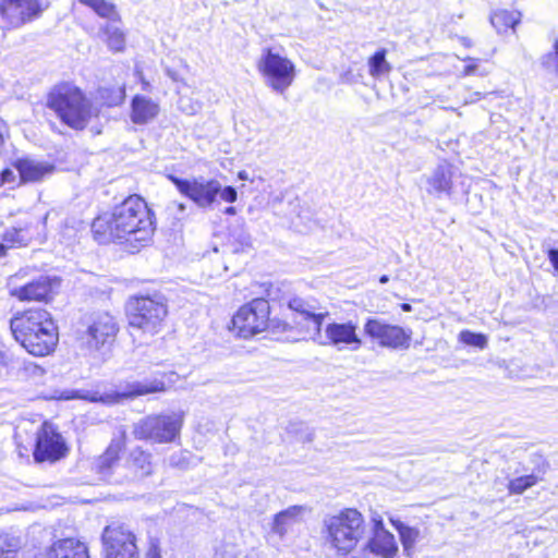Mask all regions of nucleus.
Masks as SVG:
<instances>
[{"label": "nucleus", "instance_id": "nucleus-17", "mask_svg": "<svg viewBox=\"0 0 558 558\" xmlns=\"http://www.w3.org/2000/svg\"><path fill=\"white\" fill-rule=\"evenodd\" d=\"M356 330L357 325L351 320L328 324L325 328L326 341H319V343L333 345L338 349L350 348L355 351L363 344Z\"/></svg>", "mask_w": 558, "mask_h": 558}, {"label": "nucleus", "instance_id": "nucleus-33", "mask_svg": "<svg viewBox=\"0 0 558 558\" xmlns=\"http://www.w3.org/2000/svg\"><path fill=\"white\" fill-rule=\"evenodd\" d=\"M554 50L541 57L542 68L549 74L558 76V38L555 40Z\"/></svg>", "mask_w": 558, "mask_h": 558}, {"label": "nucleus", "instance_id": "nucleus-21", "mask_svg": "<svg viewBox=\"0 0 558 558\" xmlns=\"http://www.w3.org/2000/svg\"><path fill=\"white\" fill-rule=\"evenodd\" d=\"M153 456L141 447H135L129 453L126 468L134 478L141 480L147 477L154 472Z\"/></svg>", "mask_w": 558, "mask_h": 558}, {"label": "nucleus", "instance_id": "nucleus-43", "mask_svg": "<svg viewBox=\"0 0 558 558\" xmlns=\"http://www.w3.org/2000/svg\"><path fill=\"white\" fill-rule=\"evenodd\" d=\"M548 258L556 270H558V250L551 248L548 251Z\"/></svg>", "mask_w": 558, "mask_h": 558}, {"label": "nucleus", "instance_id": "nucleus-11", "mask_svg": "<svg viewBox=\"0 0 558 558\" xmlns=\"http://www.w3.org/2000/svg\"><path fill=\"white\" fill-rule=\"evenodd\" d=\"M119 331L116 318L108 312L93 314L81 336L83 345L88 350L98 351L111 344Z\"/></svg>", "mask_w": 558, "mask_h": 558}, {"label": "nucleus", "instance_id": "nucleus-22", "mask_svg": "<svg viewBox=\"0 0 558 558\" xmlns=\"http://www.w3.org/2000/svg\"><path fill=\"white\" fill-rule=\"evenodd\" d=\"M159 113V106L150 98L136 95L131 104V120L135 124H146Z\"/></svg>", "mask_w": 558, "mask_h": 558}, {"label": "nucleus", "instance_id": "nucleus-29", "mask_svg": "<svg viewBox=\"0 0 558 558\" xmlns=\"http://www.w3.org/2000/svg\"><path fill=\"white\" fill-rule=\"evenodd\" d=\"M122 450L121 441H111L107 450L97 459L96 469L101 474H107L114 463L118 462Z\"/></svg>", "mask_w": 558, "mask_h": 558}, {"label": "nucleus", "instance_id": "nucleus-15", "mask_svg": "<svg viewBox=\"0 0 558 558\" xmlns=\"http://www.w3.org/2000/svg\"><path fill=\"white\" fill-rule=\"evenodd\" d=\"M41 12L39 0H0V16L7 28H19Z\"/></svg>", "mask_w": 558, "mask_h": 558}, {"label": "nucleus", "instance_id": "nucleus-52", "mask_svg": "<svg viewBox=\"0 0 558 558\" xmlns=\"http://www.w3.org/2000/svg\"><path fill=\"white\" fill-rule=\"evenodd\" d=\"M389 281V277L387 275H383L380 278H379V282L380 283H387Z\"/></svg>", "mask_w": 558, "mask_h": 558}, {"label": "nucleus", "instance_id": "nucleus-31", "mask_svg": "<svg viewBox=\"0 0 558 558\" xmlns=\"http://www.w3.org/2000/svg\"><path fill=\"white\" fill-rule=\"evenodd\" d=\"M539 480L541 477L534 473L515 477L508 484L509 493L513 495L523 494L526 489L537 484Z\"/></svg>", "mask_w": 558, "mask_h": 558}, {"label": "nucleus", "instance_id": "nucleus-39", "mask_svg": "<svg viewBox=\"0 0 558 558\" xmlns=\"http://www.w3.org/2000/svg\"><path fill=\"white\" fill-rule=\"evenodd\" d=\"M218 195H220L221 199L228 203H234L238 198L236 190L232 186H226L222 189V186L220 185V191Z\"/></svg>", "mask_w": 558, "mask_h": 558}, {"label": "nucleus", "instance_id": "nucleus-48", "mask_svg": "<svg viewBox=\"0 0 558 558\" xmlns=\"http://www.w3.org/2000/svg\"><path fill=\"white\" fill-rule=\"evenodd\" d=\"M238 178L243 181L250 180L248 173L246 171H240L238 173Z\"/></svg>", "mask_w": 558, "mask_h": 558}, {"label": "nucleus", "instance_id": "nucleus-40", "mask_svg": "<svg viewBox=\"0 0 558 558\" xmlns=\"http://www.w3.org/2000/svg\"><path fill=\"white\" fill-rule=\"evenodd\" d=\"M169 464L171 466H177V468H185L186 466V461H185V457L182 452L178 453V454H172L170 458H169Z\"/></svg>", "mask_w": 558, "mask_h": 558}, {"label": "nucleus", "instance_id": "nucleus-1", "mask_svg": "<svg viewBox=\"0 0 558 558\" xmlns=\"http://www.w3.org/2000/svg\"><path fill=\"white\" fill-rule=\"evenodd\" d=\"M154 231L153 213L138 196H130L110 214L98 216L92 223V232L98 243L119 241L132 250L146 245Z\"/></svg>", "mask_w": 558, "mask_h": 558}, {"label": "nucleus", "instance_id": "nucleus-10", "mask_svg": "<svg viewBox=\"0 0 558 558\" xmlns=\"http://www.w3.org/2000/svg\"><path fill=\"white\" fill-rule=\"evenodd\" d=\"M26 277L25 270H20L9 278V294L21 302H48L53 284L58 283L48 276H39L32 281L22 282Z\"/></svg>", "mask_w": 558, "mask_h": 558}, {"label": "nucleus", "instance_id": "nucleus-18", "mask_svg": "<svg viewBox=\"0 0 558 558\" xmlns=\"http://www.w3.org/2000/svg\"><path fill=\"white\" fill-rule=\"evenodd\" d=\"M452 166L448 162L439 163L430 174L425 177V189L429 195L442 197L450 195L452 190Z\"/></svg>", "mask_w": 558, "mask_h": 558}, {"label": "nucleus", "instance_id": "nucleus-14", "mask_svg": "<svg viewBox=\"0 0 558 558\" xmlns=\"http://www.w3.org/2000/svg\"><path fill=\"white\" fill-rule=\"evenodd\" d=\"M169 179L182 195L192 199L201 208L211 207L220 191V182L214 179L206 180L203 177L180 179L174 175H170Z\"/></svg>", "mask_w": 558, "mask_h": 558}, {"label": "nucleus", "instance_id": "nucleus-54", "mask_svg": "<svg viewBox=\"0 0 558 558\" xmlns=\"http://www.w3.org/2000/svg\"><path fill=\"white\" fill-rule=\"evenodd\" d=\"M149 558H161L158 554H153Z\"/></svg>", "mask_w": 558, "mask_h": 558}, {"label": "nucleus", "instance_id": "nucleus-12", "mask_svg": "<svg viewBox=\"0 0 558 558\" xmlns=\"http://www.w3.org/2000/svg\"><path fill=\"white\" fill-rule=\"evenodd\" d=\"M101 541L105 558H140L136 536L124 525L106 526Z\"/></svg>", "mask_w": 558, "mask_h": 558}, {"label": "nucleus", "instance_id": "nucleus-41", "mask_svg": "<svg viewBox=\"0 0 558 558\" xmlns=\"http://www.w3.org/2000/svg\"><path fill=\"white\" fill-rule=\"evenodd\" d=\"M302 324H304L306 332L310 335V338L313 339L314 341L319 342L320 341L319 339L322 338V332H320L322 328L319 329V333L316 335L313 331V323L302 322Z\"/></svg>", "mask_w": 558, "mask_h": 558}, {"label": "nucleus", "instance_id": "nucleus-51", "mask_svg": "<svg viewBox=\"0 0 558 558\" xmlns=\"http://www.w3.org/2000/svg\"><path fill=\"white\" fill-rule=\"evenodd\" d=\"M7 253V246L0 243V257L4 256Z\"/></svg>", "mask_w": 558, "mask_h": 558}, {"label": "nucleus", "instance_id": "nucleus-28", "mask_svg": "<svg viewBox=\"0 0 558 558\" xmlns=\"http://www.w3.org/2000/svg\"><path fill=\"white\" fill-rule=\"evenodd\" d=\"M520 20L521 13L519 11L497 10L490 15V23L498 33L514 28Z\"/></svg>", "mask_w": 558, "mask_h": 558}, {"label": "nucleus", "instance_id": "nucleus-45", "mask_svg": "<svg viewBox=\"0 0 558 558\" xmlns=\"http://www.w3.org/2000/svg\"><path fill=\"white\" fill-rule=\"evenodd\" d=\"M11 362V357L10 355L3 351V350H0V365L1 366H8Z\"/></svg>", "mask_w": 558, "mask_h": 558}, {"label": "nucleus", "instance_id": "nucleus-8", "mask_svg": "<svg viewBox=\"0 0 558 558\" xmlns=\"http://www.w3.org/2000/svg\"><path fill=\"white\" fill-rule=\"evenodd\" d=\"M269 303L263 298H257L241 306L232 317V329L236 336L247 339L268 327Z\"/></svg>", "mask_w": 558, "mask_h": 558}, {"label": "nucleus", "instance_id": "nucleus-16", "mask_svg": "<svg viewBox=\"0 0 558 558\" xmlns=\"http://www.w3.org/2000/svg\"><path fill=\"white\" fill-rule=\"evenodd\" d=\"M66 445L54 426L45 422L37 433L34 459L37 462L57 461L65 456Z\"/></svg>", "mask_w": 558, "mask_h": 558}, {"label": "nucleus", "instance_id": "nucleus-36", "mask_svg": "<svg viewBox=\"0 0 558 558\" xmlns=\"http://www.w3.org/2000/svg\"><path fill=\"white\" fill-rule=\"evenodd\" d=\"M100 95L101 98L106 100V104L110 107L120 105L125 97L123 88H118L114 90L101 89Z\"/></svg>", "mask_w": 558, "mask_h": 558}, {"label": "nucleus", "instance_id": "nucleus-4", "mask_svg": "<svg viewBox=\"0 0 558 558\" xmlns=\"http://www.w3.org/2000/svg\"><path fill=\"white\" fill-rule=\"evenodd\" d=\"M47 107L74 130L85 129L90 119L97 116V110L82 89L68 82L51 88L47 97Z\"/></svg>", "mask_w": 558, "mask_h": 558}, {"label": "nucleus", "instance_id": "nucleus-20", "mask_svg": "<svg viewBox=\"0 0 558 558\" xmlns=\"http://www.w3.org/2000/svg\"><path fill=\"white\" fill-rule=\"evenodd\" d=\"M289 308L298 314V317L294 318L295 324L302 325V322L313 323V331L316 335L319 333L323 320L328 316V312L316 313L314 306L300 298L290 300Z\"/></svg>", "mask_w": 558, "mask_h": 558}, {"label": "nucleus", "instance_id": "nucleus-3", "mask_svg": "<svg viewBox=\"0 0 558 558\" xmlns=\"http://www.w3.org/2000/svg\"><path fill=\"white\" fill-rule=\"evenodd\" d=\"M366 522L355 508H345L328 514L323 520V533L326 545L339 556L352 553L366 536Z\"/></svg>", "mask_w": 558, "mask_h": 558}, {"label": "nucleus", "instance_id": "nucleus-6", "mask_svg": "<svg viewBox=\"0 0 558 558\" xmlns=\"http://www.w3.org/2000/svg\"><path fill=\"white\" fill-rule=\"evenodd\" d=\"M183 422V412L148 415L134 423L132 434L138 440L168 444L180 435Z\"/></svg>", "mask_w": 558, "mask_h": 558}, {"label": "nucleus", "instance_id": "nucleus-7", "mask_svg": "<svg viewBox=\"0 0 558 558\" xmlns=\"http://www.w3.org/2000/svg\"><path fill=\"white\" fill-rule=\"evenodd\" d=\"M256 66L265 84L280 95L287 92L296 75L294 63L270 47L262 50Z\"/></svg>", "mask_w": 558, "mask_h": 558}, {"label": "nucleus", "instance_id": "nucleus-47", "mask_svg": "<svg viewBox=\"0 0 558 558\" xmlns=\"http://www.w3.org/2000/svg\"><path fill=\"white\" fill-rule=\"evenodd\" d=\"M166 73H167V75H168L170 78H172L173 81H178V75H177V73H175L173 70H171V69L167 68V69H166Z\"/></svg>", "mask_w": 558, "mask_h": 558}, {"label": "nucleus", "instance_id": "nucleus-37", "mask_svg": "<svg viewBox=\"0 0 558 558\" xmlns=\"http://www.w3.org/2000/svg\"><path fill=\"white\" fill-rule=\"evenodd\" d=\"M3 241L12 244L26 245L28 238L24 234L23 229L12 228L3 233Z\"/></svg>", "mask_w": 558, "mask_h": 558}, {"label": "nucleus", "instance_id": "nucleus-49", "mask_svg": "<svg viewBox=\"0 0 558 558\" xmlns=\"http://www.w3.org/2000/svg\"><path fill=\"white\" fill-rule=\"evenodd\" d=\"M225 214H226V215L233 216V215H235V214H236V210H235V208H234V207L230 206V207H227V208L225 209Z\"/></svg>", "mask_w": 558, "mask_h": 558}, {"label": "nucleus", "instance_id": "nucleus-26", "mask_svg": "<svg viewBox=\"0 0 558 558\" xmlns=\"http://www.w3.org/2000/svg\"><path fill=\"white\" fill-rule=\"evenodd\" d=\"M23 547L20 535L0 530V558H19V554Z\"/></svg>", "mask_w": 558, "mask_h": 558}, {"label": "nucleus", "instance_id": "nucleus-25", "mask_svg": "<svg viewBox=\"0 0 558 558\" xmlns=\"http://www.w3.org/2000/svg\"><path fill=\"white\" fill-rule=\"evenodd\" d=\"M392 526L398 531L405 556L412 557L414 547L420 536V531L408 526L400 520L390 519Z\"/></svg>", "mask_w": 558, "mask_h": 558}, {"label": "nucleus", "instance_id": "nucleus-55", "mask_svg": "<svg viewBox=\"0 0 558 558\" xmlns=\"http://www.w3.org/2000/svg\"><path fill=\"white\" fill-rule=\"evenodd\" d=\"M3 142V137H2V134L0 133V145L2 144Z\"/></svg>", "mask_w": 558, "mask_h": 558}, {"label": "nucleus", "instance_id": "nucleus-32", "mask_svg": "<svg viewBox=\"0 0 558 558\" xmlns=\"http://www.w3.org/2000/svg\"><path fill=\"white\" fill-rule=\"evenodd\" d=\"M80 3L90 8L101 17L110 19L116 14L114 5L106 0H77Z\"/></svg>", "mask_w": 558, "mask_h": 558}, {"label": "nucleus", "instance_id": "nucleus-5", "mask_svg": "<svg viewBox=\"0 0 558 558\" xmlns=\"http://www.w3.org/2000/svg\"><path fill=\"white\" fill-rule=\"evenodd\" d=\"M130 328L145 335L158 333L168 314L167 299L159 292L140 294L128 302Z\"/></svg>", "mask_w": 558, "mask_h": 558}, {"label": "nucleus", "instance_id": "nucleus-44", "mask_svg": "<svg viewBox=\"0 0 558 558\" xmlns=\"http://www.w3.org/2000/svg\"><path fill=\"white\" fill-rule=\"evenodd\" d=\"M374 526H373V534H377L379 532H388L381 518L373 519Z\"/></svg>", "mask_w": 558, "mask_h": 558}, {"label": "nucleus", "instance_id": "nucleus-42", "mask_svg": "<svg viewBox=\"0 0 558 558\" xmlns=\"http://www.w3.org/2000/svg\"><path fill=\"white\" fill-rule=\"evenodd\" d=\"M14 179V173L12 170L10 169H4L1 173H0V184H3V183H10L12 182Z\"/></svg>", "mask_w": 558, "mask_h": 558}, {"label": "nucleus", "instance_id": "nucleus-13", "mask_svg": "<svg viewBox=\"0 0 558 558\" xmlns=\"http://www.w3.org/2000/svg\"><path fill=\"white\" fill-rule=\"evenodd\" d=\"M165 383L160 379L145 380V381H133L126 385V389L122 392H111L100 395L98 392H90L84 390L73 391L71 396H66L65 399H83L92 402H101L105 404H113L119 402L121 399L134 398L137 396L148 395L153 392L165 391Z\"/></svg>", "mask_w": 558, "mask_h": 558}, {"label": "nucleus", "instance_id": "nucleus-50", "mask_svg": "<svg viewBox=\"0 0 558 558\" xmlns=\"http://www.w3.org/2000/svg\"><path fill=\"white\" fill-rule=\"evenodd\" d=\"M401 310L403 312H411L412 311V306L409 303H402L401 304Z\"/></svg>", "mask_w": 558, "mask_h": 558}, {"label": "nucleus", "instance_id": "nucleus-24", "mask_svg": "<svg viewBox=\"0 0 558 558\" xmlns=\"http://www.w3.org/2000/svg\"><path fill=\"white\" fill-rule=\"evenodd\" d=\"M366 549L381 558H395L399 548L393 534L379 532L367 541Z\"/></svg>", "mask_w": 558, "mask_h": 558}, {"label": "nucleus", "instance_id": "nucleus-30", "mask_svg": "<svg viewBox=\"0 0 558 558\" xmlns=\"http://www.w3.org/2000/svg\"><path fill=\"white\" fill-rule=\"evenodd\" d=\"M369 74L379 78L391 71V65L386 60V49L376 51L368 60Z\"/></svg>", "mask_w": 558, "mask_h": 558}, {"label": "nucleus", "instance_id": "nucleus-23", "mask_svg": "<svg viewBox=\"0 0 558 558\" xmlns=\"http://www.w3.org/2000/svg\"><path fill=\"white\" fill-rule=\"evenodd\" d=\"M47 558H89V556L84 543L74 538H65L51 546Z\"/></svg>", "mask_w": 558, "mask_h": 558}, {"label": "nucleus", "instance_id": "nucleus-2", "mask_svg": "<svg viewBox=\"0 0 558 558\" xmlns=\"http://www.w3.org/2000/svg\"><path fill=\"white\" fill-rule=\"evenodd\" d=\"M10 328L14 339L34 356L50 354L59 340L58 328L44 308L16 313L10 320Z\"/></svg>", "mask_w": 558, "mask_h": 558}, {"label": "nucleus", "instance_id": "nucleus-35", "mask_svg": "<svg viewBox=\"0 0 558 558\" xmlns=\"http://www.w3.org/2000/svg\"><path fill=\"white\" fill-rule=\"evenodd\" d=\"M106 34L109 48L113 51H122L125 44L123 33L117 27H107Z\"/></svg>", "mask_w": 558, "mask_h": 558}, {"label": "nucleus", "instance_id": "nucleus-34", "mask_svg": "<svg viewBox=\"0 0 558 558\" xmlns=\"http://www.w3.org/2000/svg\"><path fill=\"white\" fill-rule=\"evenodd\" d=\"M459 340L468 345L484 349L487 345V337L483 333L472 332L470 330H462L459 333Z\"/></svg>", "mask_w": 558, "mask_h": 558}, {"label": "nucleus", "instance_id": "nucleus-53", "mask_svg": "<svg viewBox=\"0 0 558 558\" xmlns=\"http://www.w3.org/2000/svg\"><path fill=\"white\" fill-rule=\"evenodd\" d=\"M178 209H179L180 211H184V210H185V205H183V204H178Z\"/></svg>", "mask_w": 558, "mask_h": 558}, {"label": "nucleus", "instance_id": "nucleus-38", "mask_svg": "<svg viewBox=\"0 0 558 558\" xmlns=\"http://www.w3.org/2000/svg\"><path fill=\"white\" fill-rule=\"evenodd\" d=\"M178 105H179V109L182 112L190 114V116L195 114L201 109L199 102L193 101L189 97H180Z\"/></svg>", "mask_w": 558, "mask_h": 558}, {"label": "nucleus", "instance_id": "nucleus-46", "mask_svg": "<svg viewBox=\"0 0 558 558\" xmlns=\"http://www.w3.org/2000/svg\"><path fill=\"white\" fill-rule=\"evenodd\" d=\"M475 70H476V64H468L464 68V74L465 75H472V74L475 73Z\"/></svg>", "mask_w": 558, "mask_h": 558}, {"label": "nucleus", "instance_id": "nucleus-19", "mask_svg": "<svg viewBox=\"0 0 558 558\" xmlns=\"http://www.w3.org/2000/svg\"><path fill=\"white\" fill-rule=\"evenodd\" d=\"M15 168L22 182H37L53 172L54 167L31 158H21L15 161Z\"/></svg>", "mask_w": 558, "mask_h": 558}, {"label": "nucleus", "instance_id": "nucleus-9", "mask_svg": "<svg viewBox=\"0 0 558 558\" xmlns=\"http://www.w3.org/2000/svg\"><path fill=\"white\" fill-rule=\"evenodd\" d=\"M363 332L380 348L390 350H405L410 347L412 339L411 329L389 324L377 317H368L365 320Z\"/></svg>", "mask_w": 558, "mask_h": 558}, {"label": "nucleus", "instance_id": "nucleus-27", "mask_svg": "<svg viewBox=\"0 0 558 558\" xmlns=\"http://www.w3.org/2000/svg\"><path fill=\"white\" fill-rule=\"evenodd\" d=\"M301 511L299 507H290L275 515L271 531L282 538L289 529L296 522Z\"/></svg>", "mask_w": 558, "mask_h": 558}]
</instances>
